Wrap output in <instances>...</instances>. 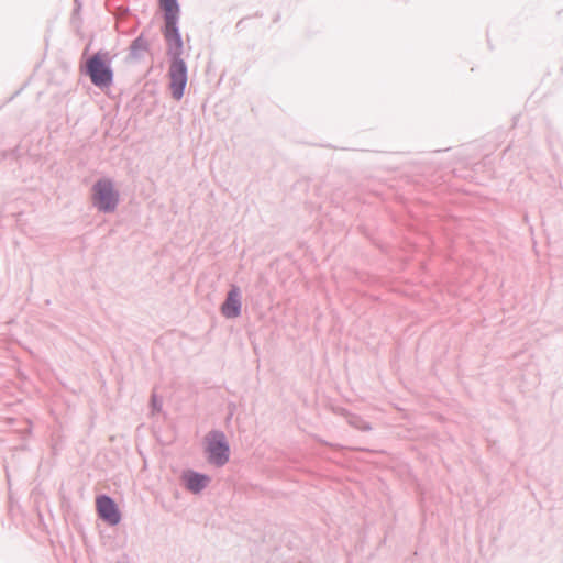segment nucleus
<instances>
[{
	"instance_id": "1",
	"label": "nucleus",
	"mask_w": 563,
	"mask_h": 563,
	"mask_svg": "<svg viewBox=\"0 0 563 563\" xmlns=\"http://www.w3.org/2000/svg\"><path fill=\"white\" fill-rule=\"evenodd\" d=\"M159 9L164 15V35L167 56L170 65L168 69L169 89L172 97L179 101L183 99L188 81V67L184 60V41L179 29L180 5L178 0H158Z\"/></svg>"
},
{
	"instance_id": "2",
	"label": "nucleus",
	"mask_w": 563,
	"mask_h": 563,
	"mask_svg": "<svg viewBox=\"0 0 563 563\" xmlns=\"http://www.w3.org/2000/svg\"><path fill=\"white\" fill-rule=\"evenodd\" d=\"M112 60L113 56L109 51L99 49L86 59L80 66V71L89 77L93 86L101 90L107 89L113 85L114 80Z\"/></svg>"
},
{
	"instance_id": "3",
	"label": "nucleus",
	"mask_w": 563,
	"mask_h": 563,
	"mask_svg": "<svg viewBox=\"0 0 563 563\" xmlns=\"http://www.w3.org/2000/svg\"><path fill=\"white\" fill-rule=\"evenodd\" d=\"M205 453L209 464L222 467L230 461L231 449L225 433L222 430L213 429L206 437Z\"/></svg>"
},
{
	"instance_id": "4",
	"label": "nucleus",
	"mask_w": 563,
	"mask_h": 563,
	"mask_svg": "<svg viewBox=\"0 0 563 563\" xmlns=\"http://www.w3.org/2000/svg\"><path fill=\"white\" fill-rule=\"evenodd\" d=\"M119 197L111 179H99L92 186V205L101 212H113L119 205Z\"/></svg>"
},
{
	"instance_id": "5",
	"label": "nucleus",
	"mask_w": 563,
	"mask_h": 563,
	"mask_svg": "<svg viewBox=\"0 0 563 563\" xmlns=\"http://www.w3.org/2000/svg\"><path fill=\"white\" fill-rule=\"evenodd\" d=\"M96 508L99 518L111 527L118 526L122 519L121 511L114 499L106 494L96 498Z\"/></svg>"
},
{
	"instance_id": "6",
	"label": "nucleus",
	"mask_w": 563,
	"mask_h": 563,
	"mask_svg": "<svg viewBox=\"0 0 563 563\" xmlns=\"http://www.w3.org/2000/svg\"><path fill=\"white\" fill-rule=\"evenodd\" d=\"M221 313L228 319L238 318L242 311L241 290L236 285H231L225 299L221 305Z\"/></svg>"
},
{
	"instance_id": "7",
	"label": "nucleus",
	"mask_w": 563,
	"mask_h": 563,
	"mask_svg": "<svg viewBox=\"0 0 563 563\" xmlns=\"http://www.w3.org/2000/svg\"><path fill=\"white\" fill-rule=\"evenodd\" d=\"M181 479L186 489L196 495L200 494L211 482L208 474L194 470L184 471Z\"/></svg>"
},
{
	"instance_id": "8",
	"label": "nucleus",
	"mask_w": 563,
	"mask_h": 563,
	"mask_svg": "<svg viewBox=\"0 0 563 563\" xmlns=\"http://www.w3.org/2000/svg\"><path fill=\"white\" fill-rule=\"evenodd\" d=\"M150 51V43L145 38L144 34L141 33L137 37H135L130 47L129 55L132 59L140 60L144 57V54Z\"/></svg>"
},
{
	"instance_id": "9",
	"label": "nucleus",
	"mask_w": 563,
	"mask_h": 563,
	"mask_svg": "<svg viewBox=\"0 0 563 563\" xmlns=\"http://www.w3.org/2000/svg\"><path fill=\"white\" fill-rule=\"evenodd\" d=\"M347 423L351 427H353L357 430H361V431H371L372 430L371 423L367 422L365 419H363L358 415H354V413L347 415Z\"/></svg>"
},
{
	"instance_id": "10",
	"label": "nucleus",
	"mask_w": 563,
	"mask_h": 563,
	"mask_svg": "<svg viewBox=\"0 0 563 563\" xmlns=\"http://www.w3.org/2000/svg\"><path fill=\"white\" fill-rule=\"evenodd\" d=\"M152 404H153L154 409L159 410L162 407V405L158 404L157 396L155 394L152 395Z\"/></svg>"
},
{
	"instance_id": "11",
	"label": "nucleus",
	"mask_w": 563,
	"mask_h": 563,
	"mask_svg": "<svg viewBox=\"0 0 563 563\" xmlns=\"http://www.w3.org/2000/svg\"><path fill=\"white\" fill-rule=\"evenodd\" d=\"M75 3H76V8L74 9V13H78L81 9V3L78 2V0H75Z\"/></svg>"
},
{
	"instance_id": "12",
	"label": "nucleus",
	"mask_w": 563,
	"mask_h": 563,
	"mask_svg": "<svg viewBox=\"0 0 563 563\" xmlns=\"http://www.w3.org/2000/svg\"><path fill=\"white\" fill-rule=\"evenodd\" d=\"M23 88L19 89L11 98L10 100H12L14 97H16L18 95H20V92L22 91Z\"/></svg>"
}]
</instances>
